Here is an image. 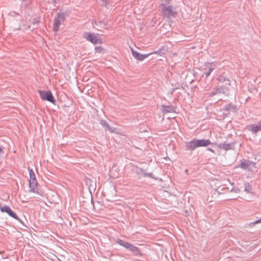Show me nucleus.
<instances>
[{"mask_svg": "<svg viewBox=\"0 0 261 261\" xmlns=\"http://www.w3.org/2000/svg\"><path fill=\"white\" fill-rule=\"evenodd\" d=\"M186 147L189 150L193 151L197 148L196 139H193L189 142H186Z\"/></svg>", "mask_w": 261, "mask_h": 261, "instance_id": "nucleus-14", "label": "nucleus"}, {"mask_svg": "<svg viewBox=\"0 0 261 261\" xmlns=\"http://www.w3.org/2000/svg\"><path fill=\"white\" fill-rule=\"evenodd\" d=\"M37 22H38V21L35 19H34L33 21V23H34V24H35L36 23H37Z\"/></svg>", "mask_w": 261, "mask_h": 261, "instance_id": "nucleus-27", "label": "nucleus"}, {"mask_svg": "<svg viewBox=\"0 0 261 261\" xmlns=\"http://www.w3.org/2000/svg\"><path fill=\"white\" fill-rule=\"evenodd\" d=\"M225 110L226 111H235L237 110V106L231 103L226 105L225 107Z\"/></svg>", "mask_w": 261, "mask_h": 261, "instance_id": "nucleus-16", "label": "nucleus"}, {"mask_svg": "<svg viewBox=\"0 0 261 261\" xmlns=\"http://www.w3.org/2000/svg\"><path fill=\"white\" fill-rule=\"evenodd\" d=\"M207 149L208 150H209V151H212V152H214L213 150L212 149H211V148H208Z\"/></svg>", "mask_w": 261, "mask_h": 261, "instance_id": "nucleus-28", "label": "nucleus"}, {"mask_svg": "<svg viewBox=\"0 0 261 261\" xmlns=\"http://www.w3.org/2000/svg\"><path fill=\"white\" fill-rule=\"evenodd\" d=\"M246 129L252 132V134H256L261 130V121H259L257 124H251L247 125Z\"/></svg>", "mask_w": 261, "mask_h": 261, "instance_id": "nucleus-10", "label": "nucleus"}, {"mask_svg": "<svg viewBox=\"0 0 261 261\" xmlns=\"http://www.w3.org/2000/svg\"><path fill=\"white\" fill-rule=\"evenodd\" d=\"M131 50H132V53L133 57L137 60H139L140 61H143L145 58L148 57L151 54H148L142 55V54H139L138 52L133 50L132 48L131 49Z\"/></svg>", "mask_w": 261, "mask_h": 261, "instance_id": "nucleus-11", "label": "nucleus"}, {"mask_svg": "<svg viewBox=\"0 0 261 261\" xmlns=\"http://www.w3.org/2000/svg\"><path fill=\"white\" fill-rule=\"evenodd\" d=\"M84 37L88 41L91 42L93 44H100L101 43V39L99 38L94 33L85 32L84 35Z\"/></svg>", "mask_w": 261, "mask_h": 261, "instance_id": "nucleus-8", "label": "nucleus"}, {"mask_svg": "<svg viewBox=\"0 0 261 261\" xmlns=\"http://www.w3.org/2000/svg\"><path fill=\"white\" fill-rule=\"evenodd\" d=\"M100 124H101V125H102V126L106 127L107 128L109 126V124L108 123L107 121L105 120H101L100 121Z\"/></svg>", "mask_w": 261, "mask_h": 261, "instance_id": "nucleus-21", "label": "nucleus"}, {"mask_svg": "<svg viewBox=\"0 0 261 261\" xmlns=\"http://www.w3.org/2000/svg\"><path fill=\"white\" fill-rule=\"evenodd\" d=\"M30 180L29 181L30 191L33 192L37 191V181L35 177V175L32 169L30 170Z\"/></svg>", "mask_w": 261, "mask_h": 261, "instance_id": "nucleus-7", "label": "nucleus"}, {"mask_svg": "<svg viewBox=\"0 0 261 261\" xmlns=\"http://www.w3.org/2000/svg\"><path fill=\"white\" fill-rule=\"evenodd\" d=\"M259 223H261V217L258 220H257L254 222L250 223L249 225L253 226L254 225L258 224Z\"/></svg>", "mask_w": 261, "mask_h": 261, "instance_id": "nucleus-23", "label": "nucleus"}, {"mask_svg": "<svg viewBox=\"0 0 261 261\" xmlns=\"http://www.w3.org/2000/svg\"><path fill=\"white\" fill-rule=\"evenodd\" d=\"M244 191L248 193H252L253 189L252 186L248 182L244 183Z\"/></svg>", "mask_w": 261, "mask_h": 261, "instance_id": "nucleus-15", "label": "nucleus"}, {"mask_svg": "<svg viewBox=\"0 0 261 261\" xmlns=\"http://www.w3.org/2000/svg\"><path fill=\"white\" fill-rule=\"evenodd\" d=\"M219 80H220V81H221H221H223V82H224V81H226V79H225V78L224 77H220L219 78Z\"/></svg>", "mask_w": 261, "mask_h": 261, "instance_id": "nucleus-26", "label": "nucleus"}, {"mask_svg": "<svg viewBox=\"0 0 261 261\" xmlns=\"http://www.w3.org/2000/svg\"><path fill=\"white\" fill-rule=\"evenodd\" d=\"M151 54H158L160 56H162L165 53H164V47H161L158 50L156 51H154L153 52V53H151Z\"/></svg>", "mask_w": 261, "mask_h": 261, "instance_id": "nucleus-19", "label": "nucleus"}, {"mask_svg": "<svg viewBox=\"0 0 261 261\" xmlns=\"http://www.w3.org/2000/svg\"><path fill=\"white\" fill-rule=\"evenodd\" d=\"M229 93V88L227 87L223 86L220 87H215L214 90L209 93L208 96L210 97H213L218 94H223L228 96Z\"/></svg>", "mask_w": 261, "mask_h": 261, "instance_id": "nucleus-3", "label": "nucleus"}, {"mask_svg": "<svg viewBox=\"0 0 261 261\" xmlns=\"http://www.w3.org/2000/svg\"><path fill=\"white\" fill-rule=\"evenodd\" d=\"M103 4V5H105L106 6H107V4H106V3H105L104 2H103V4Z\"/></svg>", "mask_w": 261, "mask_h": 261, "instance_id": "nucleus-29", "label": "nucleus"}, {"mask_svg": "<svg viewBox=\"0 0 261 261\" xmlns=\"http://www.w3.org/2000/svg\"><path fill=\"white\" fill-rule=\"evenodd\" d=\"M95 50L96 53L99 54L104 53L105 49L101 46H97L95 48Z\"/></svg>", "mask_w": 261, "mask_h": 261, "instance_id": "nucleus-20", "label": "nucleus"}, {"mask_svg": "<svg viewBox=\"0 0 261 261\" xmlns=\"http://www.w3.org/2000/svg\"><path fill=\"white\" fill-rule=\"evenodd\" d=\"M0 210L2 213H6L10 217L18 221L23 225H24L23 222L17 216L16 214L13 212L9 206L4 205L3 206H1Z\"/></svg>", "mask_w": 261, "mask_h": 261, "instance_id": "nucleus-4", "label": "nucleus"}, {"mask_svg": "<svg viewBox=\"0 0 261 261\" xmlns=\"http://www.w3.org/2000/svg\"><path fill=\"white\" fill-rule=\"evenodd\" d=\"M110 132L111 133H114L115 132V130H116V128L114 127H111L110 125L109 126L108 128H107Z\"/></svg>", "mask_w": 261, "mask_h": 261, "instance_id": "nucleus-24", "label": "nucleus"}, {"mask_svg": "<svg viewBox=\"0 0 261 261\" xmlns=\"http://www.w3.org/2000/svg\"><path fill=\"white\" fill-rule=\"evenodd\" d=\"M241 167L243 169H247L249 166V163L248 161H245L242 162L240 165Z\"/></svg>", "mask_w": 261, "mask_h": 261, "instance_id": "nucleus-18", "label": "nucleus"}, {"mask_svg": "<svg viewBox=\"0 0 261 261\" xmlns=\"http://www.w3.org/2000/svg\"><path fill=\"white\" fill-rule=\"evenodd\" d=\"M215 68L216 64L214 62L206 63L204 68V73L206 75V77H207Z\"/></svg>", "mask_w": 261, "mask_h": 261, "instance_id": "nucleus-9", "label": "nucleus"}, {"mask_svg": "<svg viewBox=\"0 0 261 261\" xmlns=\"http://www.w3.org/2000/svg\"><path fill=\"white\" fill-rule=\"evenodd\" d=\"M162 12L164 15L167 17H175L176 13L174 11V8L172 6H166L165 4H162Z\"/></svg>", "mask_w": 261, "mask_h": 261, "instance_id": "nucleus-5", "label": "nucleus"}, {"mask_svg": "<svg viewBox=\"0 0 261 261\" xmlns=\"http://www.w3.org/2000/svg\"><path fill=\"white\" fill-rule=\"evenodd\" d=\"M116 242L119 245L131 251L135 255L138 256L140 254L139 248L133 244L119 239H117Z\"/></svg>", "mask_w": 261, "mask_h": 261, "instance_id": "nucleus-1", "label": "nucleus"}, {"mask_svg": "<svg viewBox=\"0 0 261 261\" xmlns=\"http://www.w3.org/2000/svg\"><path fill=\"white\" fill-rule=\"evenodd\" d=\"M66 16V13L65 12H61L57 14V17L55 18L53 25V30L55 32H57L59 30L60 25L65 21Z\"/></svg>", "mask_w": 261, "mask_h": 261, "instance_id": "nucleus-2", "label": "nucleus"}, {"mask_svg": "<svg viewBox=\"0 0 261 261\" xmlns=\"http://www.w3.org/2000/svg\"><path fill=\"white\" fill-rule=\"evenodd\" d=\"M140 170L142 171L143 175L144 176H147L149 177H152V173H146L144 172L142 169H140Z\"/></svg>", "mask_w": 261, "mask_h": 261, "instance_id": "nucleus-22", "label": "nucleus"}, {"mask_svg": "<svg viewBox=\"0 0 261 261\" xmlns=\"http://www.w3.org/2000/svg\"><path fill=\"white\" fill-rule=\"evenodd\" d=\"M218 147L220 149H222L225 150H232L234 149V143H221L218 144Z\"/></svg>", "mask_w": 261, "mask_h": 261, "instance_id": "nucleus-12", "label": "nucleus"}, {"mask_svg": "<svg viewBox=\"0 0 261 261\" xmlns=\"http://www.w3.org/2000/svg\"><path fill=\"white\" fill-rule=\"evenodd\" d=\"M38 93L39 94V95L41 97V98L42 100H45L48 101H49L51 102L52 103H55L56 102V100L51 93V92L50 91H42V90H38Z\"/></svg>", "mask_w": 261, "mask_h": 261, "instance_id": "nucleus-6", "label": "nucleus"}, {"mask_svg": "<svg viewBox=\"0 0 261 261\" xmlns=\"http://www.w3.org/2000/svg\"><path fill=\"white\" fill-rule=\"evenodd\" d=\"M174 108L172 106H168L164 107L163 112L166 113H171L173 112Z\"/></svg>", "mask_w": 261, "mask_h": 261, "instance_id": "nucleus-17", "label": "nucleus"}, {"mask_svg": "<svg viewBox=\"0 0 261 261\" xmlns=\"http://www.w3.org/2000/svg\"><path fill=\"white\" fill-rule=\"evenodd\" d=\"M197 147H205L210 145L211 142L208 139H196Z\"/></svg>", "mask_w": 261, "mask_h": 261, "instance_id": "nucleus-13", "label": "nucleus"}, {"mask_svg": "<svg viewBox=\"0 0 261 261\" xmlns=\"http://www.w3.org/2000/svg\"><path fill=\"white\" fill-rule=\"evenodd\" d=\"M239 189L238 188H233L231 190V191L232 192H235V193H238L239 192Z\"/></svg>", "mask_w": 261, "mask_h": 261, "instance_id": "nucleus-25", "label": "nucleus"}]
</instances>
